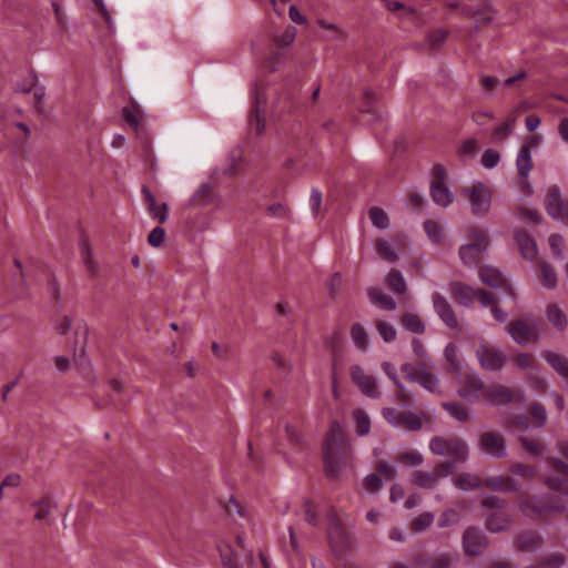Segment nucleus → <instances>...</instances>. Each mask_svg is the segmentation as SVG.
Masks as SVG:
<instances>
[{
  "label": "nucleus",
  "mask_w": 568,
  "mask_h": 568,
  "mask_svg": "<svg viewBox=\"0 0 568 568\" xmlns=\"http://www.w3.org/2000/svg\"><path fill=\"white\" fill-rule=\"evenodd\" d=\"M348 447L349 444L343 427L336 422L332 423L323 447L324 467L328 477L339 475Z\"/></svg>",
  "instance_id": "obj_1"
},
{
  "label": "nucleus",
  "mask_w": 568,
  "mask_h": 568,
  "mask_svg": "<svg viewBox=\"0 0 568 568\" xmlns=\"http://www.w3.org/2000/svg\"><path fill=\"white\" fill-rule=\"evenodd\" d=\"M429 449L434 455L448 457L447 462L454 463V469L457 464L466 463L469 455L466 440L456 436H435L429 442Z\"/></svg>",
  "instance_id": "obj_2"
},
{
  "label": "nucleus",
  "mask_w": 568,
  "mask_h": 568,
  "mask_svg": "<svg viewBox=\"0 0 568 568\" xmlns=\"http://www.w3.org/2000/svg\"><path fill=\"white\" fill-rule=\"evenodd\" d=\"M468 243L460 246L459 256L467 266L477 265L488 248V237L486 233L478 229H471L468 235Z\"/></svg>",
  "instance_id": "obj_3"
},
{
  "label": "nucleus",
  "mask_w": 568,
  "mask_h": 568,
  "mask_svg": "<svg viewBox=\"0 0 568 568\" xmlns=\"http://www.w3.org/2000/svg\"><path fill=\"white\" fill-rule=\"evenodd\" d=\"M463 195L469 200L471 213L477 217H485L491 206V192L483 182H475L464 187Z\"/></svg>",
  "instance_id": "obj_4"
},
{
  "label": "nucleus",
  "mask_w": 568,
  "mask_h": 568,
  "mask_svg": "<svg viewBox=\"0 0 568 568\" xmlns=\"http://www.w3.org/2000/svg\"><path fill=\"white\" fill-rule=\"evenodd\" d=\"M519 509L525 516L535 517L544 513H561L565 509V503L560 498L534 496L521 500Z\"/></svg>",
  "instance_id": "obj_5"
},
{
  "label": "nucleus",
  "mask_w": 568,
  "mask_h": 568,
  "mask_svg": "<svg viewBox=\"0 0 568 568\" xmlns=\"http://www.w3.org/2000/svg\"><path fill=\"white\" fill-rule=\"evenodd\" d=\"M506 329L511 338L523 346L536 343L539 338L538 325L531 317H521L511 321L506 326Z\"/></svg>",
  "instance_id": "obj_6"
},
{
  "label": "nucleus",
  "mask_w": 568,
  "mask_h": 568,
  "mask_svg": "<svg viewBox=\"0 0 568 568\" xmlns=\"http://www.w3.org/2000/svg\"><path fill=\"white\" fill-rule=\"evenodd\" d=\"M454 473L453 462H440L433 471L416 470L413 476V483L422 489L434 490L438 487L439 480Z\"/></svg>",
  "instance_id": "obj_7"
},
{
  "label": "nucleus",
  "mask_w": 568,
  "mask_h": 568,
  "mask_svg": "<svg viewBox=\"0 0 568 568\" xmlns=\"http://www.w3.org/2000/svg\"><path fill=\"white\" fill-rule=\"evenodd\" d=\"M402 372L405 373L406 379L410 383L419 384L428 392L435 393L437 390L438 379L429 371L428 363L418 362L416 365L405 363L400 367Z\"/></svg>",
  "instance_id": "obj_8"
},
{
  "label": "nucleus",
  "mask_w": 568,
  "mask_h": 568,
  "mask_svg": "<svg viewBox=\"0 0 568 568\" xmlns=\"http://www.w3.org/2000/svg\"><path fill=\"white\" fill-rule=\"evenodd\" d=\"M382 415L393 427L406 430H418L423 426L420 417L415 413H406L396 408L386 407L382 410Z\"/></svg>",
  "instance_id": "obj_9"
},
{
  "label": "nucleus",
  "mask_w": 568,
  "mask_h": 568,
  "mask_svg": "<svg viewBox=\"0 0 568 568\" xmlns=\"http://www.w3.org/2000/svg\"><path fill=\"white\" fill-rule=\"evenodd\" d=\"M523 394L519 389L509 388L504 385L486 386L483 403L494 406L506 405L514 400H521Z\"/></svg>",
  "instance_id": "obj_10"
},
{
  "label": "nucleus",
  "mask_w": 568,
  "mask_h": 568,
  "mask_svg": "<svg viewBox=\"0 0 568 568\" xmlns=\"http://www.w3.org/2000/svg\"><path fill=\"white\" fill-rule=\"evenodd\" d=\"M476 356L480 363V366L484 369L490 372L503 368L507 362V356L500 348L486 344L478 346Z\"/></svg>",
  "instance_id": "obj_11"
},
{
  "label": "nucleus",
  "mask_w": 568,
  "mask_h": 568,
  "mask_svg": "<svg viewBox=\"0 0 568 568\" xmlns=\"http://www.w3.org/2000/svg\"><path fill=\"white\" fill-rule=\"evenodd\" d=\"M478 447L494 458H503L507 454L505 437L497 432H484L479 436Z\"/></svg>",
  "instance_id": "obj_12"
},
{
  "label": "nucleus",
  "mask_w": 568,
  "mask_h": 568,
  "mask_svg": "<svg viewBox=\"0 0 568 568\" xmlns=\"http://www.w3.org/2000/svg\"><path fill=\"white\" fill-rule=\"evenodd\" d=\"M351 378L365 396L373 399L382 396L375 377L366 374L361 366L353 365L351 367Z\"/></svg>",
  "instance_id": "obj_13"
},
{
  "label": "nucleus",
  "mask_w": 568,
  "mask_h": 568,
  "mask_svg": "<svg viewBox=\"0 0 568 568\" xmlns=\"http://www.w3.org/2000/svg\"><path fill=\"white\" fill-rule=\"evenodd\" d=\"M546 209L552 219L568 226V201L561 199L560 190L556 185L549 189Z\"/></svg>",
  "instance_id": "obj_14"
},
{
  "label": "nucleus",
  "mask_w": 568,
  "mask_h": 568,
  "mask_svg": "<svg viewBox=\"0 0 568 568\" xmlns=\"http://www.w3.org/2000/svg\"><path fill=\"white\" fill-rule=\"evenodd\" d=\"M433 307L440 321L449 328L458 327L457 315L449 301L440 293L435 292L432 295Z\"/></svg>",
  "instance_id": "obj_15"
},
{
  "label": "nucleus",
  "mask_w": 568,
  "mask_h": 568,
  "mask_svg": "<svg viewBox=\"0 0 568 568\" xmlns=\"http://www.w3.org/2000/svg\"><path fill=\"white\" fill-rule=\"evenodd\" d=\"M487 547V537L476 527H468L463 535V548L466 555L477 557Z\"/></svg>",
  "instance_id": "obj_16"
},
{
  "label": "nucleus",
  "mask_w": 568,
  "mask_h": 568,
  "mask_svg": "<svg viewBox=\"0 0 568 568\" xmlns=\"http://www.w3.org/2000/svg\"><path fill=\"white\" fill-rule=\"evenodd\" d=\"M547 463L556 473L562 475V477H548L546 479V484L550 489L568 496V465H566L562 460L554 457L547 458Z\"/></svg>",
  "instance_id": "obj_17"
},
{
  "label": "nucleus",
  "mask_w": 568,
  "mask_h": 568,
  "mask_svg": "<svg viewBox=\"0 0 568 568\" xmlns=\"http://www.w3.org/2000/svg\"><path fill=\"white\" fill-rule=\"evenodd\" d=\"M486 385L475 375L466 376L462 387L458 389V395L466 402L474 404L480 403L484 398Z\"/></svg>",
  "instance_id": "obj_18"
},
{
  "label": "nucleus",
  "mask_w": 568,
  "mask_h": 568,
  "mask_svg": "<svg viewBox=\"0 0 568 568\" xmlns=\"http://www.w3.org/2000/svg\"><path fill=\"white\" fill-rule=\"evenodd\" d=\"M265 106L266 100L257 90L254 92V104L248 116V126L252 132L260 135L265 130Z\"/></svg>",
  "instance_id": "obj_19"
},
{
  "label": "nucleus",
  "mask_w": 568,
  "mask_h": 568,
  "mask_svg": "<svg viewBox=\"0 0 568 568\" xmlns=\"http://www.w3.org/2000/svg\"><path fill=\"white\" fill-rule=\"evenodd\" d=\"M449 292L453 298L464 307H470L474 303V300L477 296V290L471 286L460 283L453 282L449 285Z\"/></svg>",
  "instance_id": "obj_20"
},
{
  "label": "nucleus",
  "mask_w": 568,
  "mask_h": 568,
  "mask_svg": "<svg viewBox=\"0 0 568 568\" xmlns=\"http://www.w3.org/2000/svg\"><path fill=\"white\" fill-rule=\"evenodd\" d=\"M215 185L211 182L202 183L189 200V206L201 209L211 204L214 200Z\"/></svg>",
  "instance_id": "obj_21"
},
{
  "label": "nucleus",
  "mask_w": 568,
  "mask_h": 568,
  "mask_svg": "<svg viewBox=\"0 0 568 568\" xmlns=\"http://www.w3.org/2000/svg\"><path fill=\"white\" fill-rule=\"evenodd\" d=\"M142 195L144 202L146 203L148 211L152 215L153 219L158 220L160 223H165L168 220L169 207L165 203L158 204L155 201V196L149 190L148 186H142Z\"/></svg>",
  "instance_id": "obj_22"
},
{
  "label": "nucleus",
  "mask_w": 568,
  "mask_h": 568,
  "mask_svg": "<svg viewBox=\"0 0 568 568\" xmlns=\"http://www.w3.org/2000/svg\"><path fill=\"white\" fill-rule=\"evenodd\" d=\"M515 239L520 250L521 256L526 260L532 261L538 253L535 240L524 231L517 232Z\"/></svg>",
  "instance_id": "obj_23"
},
{
  "label": "nucleus",
  "mask_w": 568,
  "mask_h": 568,
  "mask_svg": "<svg viewBox=\"0 0 568 568\" xmlns=\"http://www.w3.org/2000/svg\"><path fill=\"white\" fill-rule=\"evenodd\" d=\"M479 277H480L481 282L488 286H491L495 288L507 286L510 290L503 273L495 267H491V266L481 267L479 270Z\"/></svg>",
  "instance_id": "obj_24"
},
{
  "label": "nucleus",
  "mask_w": 568,
  "mask_h": 568,
  "mask_svg": "<svg viewBox=\"0 0 568 568\" xmlns=\"http://www.w3.org/2000/svg\"><path fill=\"white\" fill-rule=\"evenodd\" d=\"M454 485L463 491H469L480 488L484 485V481L476 474L463 471L456 477Z\"/></svg>",
  "instance_id": "obj_25"
},
{
  "label": "nucleus",
  "mask_w": 568,
  "mask_h": 568,
  "mask_svg": "<svg viewBox=\"0 0 568 568\" xmlns=\"http://www.w3.org/2000/svg\"><path fill=\"white\" fill-rule=\"evenodd\" d=\"M488 488L496 491L513 493L518 490L516 481L505 476H490L484 483Z\"/></svg>",
  "instance_id": "obj_26"
},
{
  "label": "nucleus",
  "mask_w": 568,
  "mask_h": 568,
  "mask_svg": "<svg viewBox=\"0 0 568 568\" xmlns=\"http://www.w3.org/2000/svg\"><path fill=\"white\" fill-rule=\"evenodd\" d=\"M430 195L433 201L442 207H447L453 202L452 192L442 182H432Z\"/></svg>",
  "instance_id": "obj_27"
},
{
  "label": "nucleus",
  "mask_w": 568,
  "mask_h": 568,
  "mask_svg": "<svg viewBox=\"0 0 568 568\" xmlns=\"http://www.w3.org/2000/svg\"><path fill=\"white\" fill-rule=\"evenodd\" d=\"M516 166L521 178L529 175L532 168V160L530 146L527 143L523 144L518 151Z\"/></svg>",
  "instance_id": "obj_28"
},
{
  "label": "nucleus",
  "mask_w": 568,
  "mask_h": 568,
  "mask_svg": "<svg viewBox=\"0 0 568 568\" xmlns=\"http://www.w3.org/2000/svg\"><path fill=\"white\" fill-rule=\"evenodd\" d=\"M546 362L561 376H568V358L551 351L544 352Z\"/></svg>",
  "instance_id": "obj_29"
},
{
  "label": "nucleus",
  "mask_w": 568,
  "mask_h": 568,
  "mask_svg": "<svg viewBox=\"0 0 568 568\" xmlns=\"http://www.w3.org/2000/svg\"><path fill=\"white\" fill-rule=\"evenodd\" d=\"M367 294L373 304H377L387 311H394L396 308L395 300L382 290L373 287L367 291Z\"/></svg>",
  "instance_id": "obj_30"
},
{
  "label": "nucleus",
  "mask_w": 568,
  "mask_h": 568,
  "mask_svg": "<svg viewBox=\"0 0 568 568\" xmlns=\"http://www.w3.org/2000/svg\"><path fill=\"white\" fill-rule=\"evenodd\" d=\"M519 442L523 448L534 458H539L545 454V445L537 438L521 435Z\"/></svg>",
  "instance_id": "obj_31"
},
{
  "label": "nucleus",
  "mask_w": 568,
  "mask_h": 568,
  "mask_svg": "<svg viewBox=\"0 0 568 568\" xmlns=\"http://www.w3.org/2000/svg\"><path fill=\"white\" fill-rule=\"evenodd\" d=\"M386 284L395 294H404L407 290L406 281L398 270H390L388 272Z\"/></svg>",
  "instance_id": "obj_32"
},
{
  "label": "nucleus",
  "mask_w": 568,
  "mask_h": 568,
  "mask_svg": "<svg viewBox=\"0 0 568 568\" xmlns=\"http://www.w3.org/2000/svg\"><path fill=\"white\" fill-rule=\"evenodd\" d=\"M516 125V118L509 115L500 125L496 126L491 133L494 142H499L507 139L514 131Z\"/></svg>",
  "instance_id": "obj_33"
},
{
  "label": "nucleus",
  "mask_w": 568,
  "mask_h": 568,
  "mask_svg": "<svg viewBox=\"0 0 568 568\" xmlns=\"http://www.w3.org/2000/svg\"><path fill=\"white\" fill-rule=\"evenodd\" d=\"M509 523L510 519L508 515L504 513H494L488 517L486 526L491 532H499L508 528Z\"/></svg>",
  "instance_id": "obj_34"
},
{
  "label": "nucleus",
  "mask_w": 568,
  "mask_h": 568,
  "mask_svg": "<svg viewBox=\"0 0 568 568\" xmlns=\"http://www.w3.org/2000/svg\"><path fill=\"white\" fill-rule=\"evenodd\" d=\"M402 324L407 331L414 334H423L425 332V324L415 313H405L402 316Z\"/></svg>",
  "instance_id": "obj_35"
},
{
  "label": "nucleus",
  "mask_w": 568,
  "mask_h": 568,
  "mask_svg": "<svg viewBox=\"0 0 568 568\" xmlns=\"http://www.w3.org/2000/svg\"><path fill=\"white\" fill-rule=\"evenodd\" d=\"M443 408L458 422H466L469 419V410L458 402L443 403Z\"/></svg>",
  "instance_id": "obj_36"
},
{
  "label": "nucleus",
  "mask_w": 568,
  "mask_h": 568,
  "mask_svg": "<svg viewBox=\"0 0 568 568\" xmlns=\"http://www.w3.org/2000/svg\"><path fill=\"white\" fill-rule=\"evenodd\" d=\"M538 267L541 273L542 285L549 290L555 288L557 286V273L555 268L547 262H540Z\"/></svg>",
  "instance_id": "obj_37"
},
{
  "label": "nucleus",
  "mask_w": 568,
  "mask_h": 568,
  "mask_svg": "<svg viewBox=\"0 0 568 568\" xmlns=\"http://www.w3.org/2000/svg\"><path fill=\"white\" fill-rule=\"evenodd\" d=\"M424 230L428 236V239L435 243H440L445 237V232L443 226L434 220H427L424 222Z\"/></svg>",
  "instance_id": "obj_38"
},
{
  "label": "nucleus",
  "mask_w": 568,
  "mask_h": 568,
  "mask_svg": "<svg viewBox=\"0 0 568 568\" xmlns=\"http://www.w3.org/2000/svg\"><path fill=\"white\" fill-rule=\"evenodd\" d=\"M518 541L521 551H532L541 545L540 536L531 531L521 534Z\"/></svg>",
  "instance_id": "obj_39"
},
{
  "label": "nucleus",
  "mask_w": 568,
  "mask_h": 568,
  "mask_svg": "<svg viewBox=\"0 0 568 568\" xmlns=\"http://www.w3.org/2000/svg\"><path fill=\"white\" fill-rule=\"evenodd\" d=\"M331 546L335 551H342L346 545V534L338 525H334L328 531Z\"/></svg>",
  "instance_id": "obj_40"
},
{
  "label": "nucleus",
  "mask_w": 568,
  "mask_h": 568,
  "mask_svg": "<svg viewBox=\"0 0 568 568\" xmlns=\"http://www.w3.org/2000/svg\"><path fill=\"white\" fill-rule=\"evenodd\" d=\"M547 317L549 322L558 329H564L567 325L566 315L556 304L548 305Z\"/></svg>",
  "instance_id": "obj_41"
},
{
  "label": "nucleus",
  "mask_w": 568,
  "mask_h": 568,
  "mask_svg": "<svg viewBox=\"0 0 568 568\" xmlns=\"http://www.w3.org/2000/svg\"><path fill=\"white\" fill-rule=\"evenodd\" d=\"M376 252L382 260L387 261L389 263H393L398 258V254L396 253L395 248L386 240L377 241Z\"/></svg>",
  "instance_id": "obj_42"
},
{
  "label": "nucleus",
  "mask_w": 568,
  "mask_h": 568,
  "mask_svg": "<svg viewBox=\"0 0 568 568\" xmlns=\"http://www.w3.org/2000/svg\"><path fill=\"white\" fill-rule=\"evenodd\" d=\"M351 337L354 344L362 351H366L368 346V335L361 324H354L351 328Z\"/></svg>",
  "instance_id": "obj_43"
},
{
  "label": "nucleus",
  "mask_w": 568,
  "mask_h": 568,
  "mask_svg": "<svg viewBox=\"0 0 568 568\" xmlns=\"http://www.w3.org/2000/svg\"><path fill=\"white\" fill-rule=\"evenodd\" d=\"M368 215L375 227L385 230L389 226L388 215L383 209L373 206L369 209Z\"/></svg>",
  "instance_id": "obj_44"
},
{
  "label": "nucleus",
  "mask_w": 568,
  "mask_h": 568,
  "mask_svg": "<svg viewBox=\"0 0 568 568\" xmlns=\"http://www.w3.org/2000/svg\"><path fill=\"white\" fill-rule=\"evenodd\" d=\"M529 415L537 428H542L547 423V410L539 403H532L529 407Z\"/></svg>",
  "instance_id": "obj_45"
},
{
  "label": "nucleus",
  "mask_w": 568,
  "mask_h": 568,
  "mask_svg": "<svg viewBox=\"0 0 568 568\" xmlns=\"http://www.w3.org/2000/svg\"><path fill=\"white\" fill-rule=\"evenodd\" d=\"M219 551L224 568H241L237 564V552L234 551L229 545H221L219 547Z\"/></svg>",
  "instance_id": "obj_46"
},
{
  "label": "nucleus",
  "mask_w": 568,
  "mask_h": 568,
  "mask_svg": "<svg viewBox=\"0 0 568 568\" xmlns=\"http://www.w3.org/2000/svg\"><path fill=\"white\" fill-rule=\"evenodd\" d=\"M354 418L356 422V433L359 436L367 435L371 430V419L367 413L363 409H356L354 412Z\"/></svg>",
  "instance_id": "obj_47"
},
{
  "label": "nucleus",
  "mask_w": 568,
  "mask_h": 568,
  "mask_svg": "<svg viewBox=\"0 0 568 568\" xmlns=\"http://www.w3.org/2000/svg\"><path fill=\"white\" fill-rule=\"evenodd\" d=\"M376 329L384 342L390 343L396 339L397 332L393 324L379 320L376 322Z\"/></svg>",
  "instance_id": "obj_48"
},
{
  "label": "nucleus",
  "mask_w": 568,
  "mask_h": 568,
  "mask_svg": "<svg viewBox=\"0 0 568 568\" xmlns=\"http://www.w3.org/2000/svg\"><path fill=\"white\" fill-rule=\"evenodd\" d=\"M515 214L525 222L538 224L541 221V215L534 207L520 206L516 210Z\"/></svg>",
  "instance_id": "obj_49"
},
{
  "label": "nucleus",
  "mask_w": 568,
  "mask_h": 568,
  "mask_svg": "<svg viewBox=\"0 0 568 568\" xmlns=\"http://www.w3.org/2000/svg\"><path fill=\"white\" fill-rule=\"evenodd\" d=\"M397 459L400 463L412 467L419 466L420 464H423L424 460L422 454L418 453L417 450L403 452L398 455Z\"/></svg>",
  "instance_id": "obj_50"
},
{
  "label": "nucleus",
  "mask_w": 568,
  "mask_h": 568,
  "mask_svg": "<svg viewBox=\"0 0 568 568\" xmlns=\"http://www.w3.org/2000/svg\"><path fill=\"white\" fill-rule=\"evenodd\" d=\"M510 471L515 476H520L525 479H531L535 477L537 469L534 466L527 464L516 463L511 465Z\"/></svg>",
  "instance_id": "obj_51"
},
{
  "label": "nucleus",
  "mask_w": 568,
  "mask_h": 568,
  "mask_svg": "<svg viewBox=\"0 0 568 568\" xmlns=\"http://www.w3.org/2000/svg\"><path fill=\"white\" fill-rule=\"evenodd\" d=\"M38 82V75L34 72H29L22 81L17 82L16 91L21 93H30Z\"/></svg>",
  "instance_id": "obj_52"
},
{
  "label": "nucleus",
  "mask_w": 568,
  "mask_h": 568,
  "mask_svg": "<svg viewBox=\"0 0 568 568\" xmlns=\"http://www.w3.org/2000/svg\"><path fill=\"white\" fill-rule=\"evenodd\" d=\"M459 519L460 516L458 511H456L455 509H447L440 515L437 525L440 528H446L449 526L457 525L459 523Z\"/></svg>",
  "instance_id": "obj_53"
},
{
  "label": "nucleus",
  "mask_w": 568,
  "mask_h": 568,
  "mask_svg": "<svg viewBox=\"0 0 568 568\" xmlns=\"http://www.w3.org/2000/svg\"><path fill=\"white\" fill-rule=\"evenodd\" d=\"M434 521V515L432 513H423L413 521V529L417 532L428 528Z\"/></svg>",
  "instance_id": "obj_54"
},
{
  "label": "nucleus",
  "mask_w": 568,
  "mask_h": 568,
  "mask_svg": "<svg viewBox=\"0 0 568 568\" xmlns=\"http://www.w3.org/2000/svg\"><path fill=\"white\" fill-rule=\"evenodd\" d=\"M500 161V154L493 149H487L481 155V164L486 169L495 168Z\"/></svg>",
  "instance_id": "obj_55"
},
{
  "label": "nucleus",
  "mask_w": 568,
  "mask_h": 568,
  "mask_svg": "<svg viewBox=\"0 0 568 568\" xmlns=\"http://www.w3.org/2000/svg\"><path fill=\"white\" fill-rule=\"evenodd\" d=\"M376 471L386 479H393L397 476L396 467L388 462L379 460L375 466Z\"/></svg>",
  "instance_id": "obj_56"
},
{
  "label": "nucleus",
  "mask_w": 568,
  "mask_h": 568,
  "mask_svg": "<svg viewBox=\"0 0 568 568\" xmlns=\"http://www.w3.org/2000/svg\"><path fill=\"white\" fill-rule=\"evenodd\" d=\"M295 37L296 29L294 27H287L281 36L275 38V43L280 48L288 47L293 43Z\"/></svg>",
  "instance_id": "obj_57"
},
{
  "label": "nucleus",
  "mask_w": 568,
  "mask_h": 568,
  "mask_svg": "<svg viewBox=\"0 0 568 568\" xmlns=\"http://www.w3.org/2000/svg\"><path fill=\"white\" fill-rule=\"evenodd\" d=\"M364 487L369 493H378L383 487V481L376 474H369L364 478Z\"/></svg>",
  "instance_id": "obj_58"
},
{
  "label": "nucleus",
  "mask_w": 568,
  "mask_h": 568,
  "mask_svg": "<svg viewBox=\"0 0 568 568\" xmlns=\"http://www.w3.org/2000/svg\"><path fill=\"white\" fill-rule=\"evenodd\" d=\"M549 245L552 251V254L556 258H564L562 247H564V239L559 234H551L549 237Z\"/></svg>",
  "instance_id": "obj_59"
},
{
  "label": "nucleus",
  "mask_w": 568,
  "mask_h": 568,
  "mask_svg": "<svg viewBox=\"0 0 568 568\" xmlns=\"http://www.w3.org/2000/svg\"><path fill=\"white\" fill-rule=\"evenodd\" d=\"M412 348L414 354L419 358V362L430 363V357L428 356L426 347L422 339L413 338Z\"/></svg>",
  "instance_id": "obj_60"
},
{
  "label": "nucleus",
  "mask_w": 568,
  "mask_h": 568,
  "mask_svg": "<svg viewBox=\"0 0 568 568\" xmlns=\"http://www.w3.org/2000/svg\"><path fill=\"white\" fill-rule=\"evenodd\" d=\"M446 38L447 33L442 29H437L428 33L427 41L429 45L435 49L442 45Z\"/></svg>",
  "instance_id": "obj_61"
},
{
  "label": "nucleus",
  "mask_w": 568,
  "mask_h": 568,
  "mask_svg": "<svg viewBox=\"0 0 568 568\" xmlns=\"http://www.w3.org/2000/svg\"><path fill=\"white\" fill-rule=\"evenodd\" d=\"M165 232L162 227H154L148 236L151 246L158 247L164 242Z\"/></svg>",
  "instance_id": "obj_62"
},
{
  "label": "nucleus",
  "mask_w": 568,
  "mask_h": 568,
  "mask_svg": "<svg viewBox=\"0 0 568 568\" xmlns=\"http://www.w3.org/2000/svg\"><path fill=\"white\" fill-rule=\"evenodd\" d=\"M476 298L479 301V303L485 306V307H493V305H495L497 303V300L495 297L494 294L485 291V290H481V288H477V296Z\"/></svg>",
  "instance_id": "obj_63"
},
{
  "label": "nucleus",
  "mask_w": 568,
  "mask_h": 568,
  "mask_svg": "<svg viewBox=\"0 0 568 568\" xmlns=\"http://www.w3.org/2000/svg\"><path fill=\"white\" fill-rule=\"evenodd\" d=\"M508 426L519 429V430H528L529 429V422L528 418L525 415H515L513 416L509 422Z\"/></svg>",
  "instance_id": "obj_64"
}]
</instances>
